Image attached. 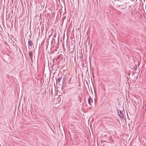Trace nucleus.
Listing matches in <instances>:
<instances>
[{
	"label": "nucleus",
	"mask_w": 146,
	"mask_h": 146,
	"mask_svg": "<svg viewBox=\"0 0 146 146\" xmlns=\"http://www.w3.org/2000/svg\"><path fill=\"white\" fill-rule=\"evenodd\" d=\"M29 56H30V58L31 59H32V53H29Z\"/></svg>",
	"instance_id": "6"
},
{
	"label": "nucleus",
	"mask_w": 146,
	"mask_h": 146,
	"mask_svg": "<svg viewBox=\"0 0 146 146\" xmlns=\"http://www.w3.org/2000/svg\"><path fill=\"white\" fill-rule=\"evenodd\" d=\"M118 114L121 118H123L124 116V114L123 112L121 110H119L118 112Z\"/></svg>",
	"instance_id": "1"
},
{
	"label": "nucleus",
	"mask_w": 146,
	"mask_h": 146,
	"mask_svg": "<svg viewBox=\"0 0 146 146\" xmlns=\"http://www.w3.org/2000/svg\"><path fill=\"white\" fill-rule=\"evenodd\" d=\"M62 79V78L60 77L58 78V80H56V83L58 84H59L60 83V80Z\"/></svg>",
	"instance_id": "4"
},
{
	"label": "nucleus",
	"mask_w": 146,
	"mask_h": 146,
	"mask_svg": "<svg viewBox=\"0 0 146 146\" xmlns=\"http://www.w3.org/2000/svg\"><path fill=\"white\" fill-rule=\"evenodd\" d=\"M71 77H69L68 78V83H70V82L71 80Z\"/></svg>",
	"instance_id": "5"
},
{
	"label": "nucleus",
	"mask_w": 146,
	"mask_h": 146,
	"mask_svg": "<svg viewBox=\"0 0 146 146\" xmlns=\"http://www.w3.org/2000/svg\"><path fill=\"white\" fill-rule=\"evenodd\" d=\"M63 81L64 80L66 79V77H64L63 78Z\"/></svg>",
	"instance_id": "7"
},
{
	"label": "nucleus",
	"mask_w": 146,
	"mask_h": 146,
	"mask_svg": "<svg viewBox=\"0 0 146 146\" xmlns=\"http://www.w3.org/2000/svg\"><path fill=\"white\" fill-rule=\"evenodd\" d=\"M92 101V102H93V100L92 99V98L90 96L89 98L88 99V102L89 104L90 105L91 104V102Z\"/></svg>",
	"instance_id": "3"
},
{
	"label": "nucleus",
	"mask_w": 146,
	"mask_h": 146,
	"mask_svg": "<svg viewBox=\"0 0 146 146\" xmlns=\"http://www.w3.org/2000/svg\"><path fill=\"white\" fill-rule=\"evenodd\" d=\"M28 44L29 45V48L30 49L31 48L33 45V43H32L31 40H29L28 41Z\"/></svg>",
	"instance_id": "2"
},
{
	"label": "nucleus",
	"mask_w": 146,
	"mask_h": 146,
	"mask_svg": "<svg viewBox=\"0 0 146 146\" xmlns=\"http://www.w3.org/2000/svg\"><path fill=\"white\" fill-rule=\"evenodd\" d=\"M130 0L131 1H133H133H134V0Z\"/></svg>",
	"instance_id": "8"
}]
</instances>
